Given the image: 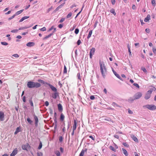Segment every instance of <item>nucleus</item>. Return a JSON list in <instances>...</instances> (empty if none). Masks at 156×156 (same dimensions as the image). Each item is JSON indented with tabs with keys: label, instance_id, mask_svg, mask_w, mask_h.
<instances>
[{
	"label": "nucleus",
	"instance_id": "nucleus-30",
	"mask_svg": "<svg viewBox=\"0 0 156 156\" xmlns=\"http://www.w3.org/2000/svg\"><path fill=\"white\" fill-rule=\"evenodd\" d=\"M27 120L30 124H32V123H33V121L29 118H27Z\"/></svg>",
	"mask_w": 156,
	"mask_h": 156
},
{
	"label": "nucleus",
	"instance_id": "nucleus-11",
	"mask_svg": "<svg viewBox=\"0 0 156 156\" xmlns=\"http://www.w3.org/2000/svg\"><path fill=\"white\" fill-rule=\"evenodd\" d=\"M18 150L17 148H15L10 154V156H15L17 153Z\"/></svg>",
	"mask_w": 156,
	"mask_h": 156
},
{
	"label": "nucleus",
	"instance_id": "nucleus-17",
	"mask_svg": "<svg viewBox=\"0 0 156 156\" xmlns=\"http://www.w3.org/2000/svg\"><path fill=\"white\" fill-rule=\"evenodd\" d=\"M151 19V16L150 15H148L147 17L145 18L144 21L145 22H147Z\"/></svg>",
	"mask_w": 156,
	"mask_h": 156
},
{
	"label": "nucleus",
	"instance_id": "nucleus-61",
	"mask_svg": "<svg viewBox=\"0 0 156 156\" xmlns=\"http://www.w3.org/2000/svg\"><path fill=\"white\" fill-rule=\"evenodd\" d=\"M63 26V24H60L58 25V27L60 28H62Z\"/></svg>",
	"mask_w": 156,
	"mask_h": 156
},
{
	"label": "nucleus",
	"instance_id": "nucleus-35",
	"mask_svg": "<svg viewBox=\"0 0 156 156\" xmlns=\"http://www.w3.org/2000/svg\"><path fill=\"white\" fill-rule=\"evenodd\" d=\"M28 28V27H20L19 29V30H24L25 29H27Z\"/></svg>",
	"mask_w": 156,
	"mask_h": 156
},
{
	"label": "nucleus",
	"instance_id": "nucleus-64",
	"mask_svg": "<svg viewBox=\"0 0 156 156\" xmlns=\"http://www.w3.org/2000/svg\"><path fill=\"white\" fill-rule=\"evenodd\" d=\"M30 6V5H28L26 6L25 7V9L26 10Z\"/></svg>",
	"mask_w": 156,
	"mask_h": 156
},
{
	"label": "nucleus",
	"instance_id": "nucleus-9",
	"mask_svg": "<svg viewBox=\"0 0 156 156\" xmlns=\"http://www.w3.org/2000/svg\"><path fill=\"white\" fill-rule=\"evenodd\" d=\"M4 120V113L1 111H0V120L3 121Z\"/></svg>",
	"mask_w": 156,
	"mask_h": 156
},
{
	"label": "nucleus",
	"instance_id": "nucleus-31",
	"mask_svg": "<svg viewBox=\"0 0 156 156\" xmlns=\"http://www.w3.org/2000/svg\"><path fill=\"white\" fill-rule=\"evenodd\" d=\"M55 154L57 156H60V153L58 151H56L55 152Z\"/></svg>",
	"mask_w": 156,
	"mask_h": 156
},
{
	"label": "nucleus",
	"instance_id": "nucleus-28",
	"mask_svg": "<svg viewBox=\"0 0 156 156\" xmlns=\"http://www.w3.org/2000/svg\"><path fill=\"white\" fill-rule=\"evenodd\" d=\"M23 11V9L21 10L20 11H18L15 14L16 16L20 14Z\"/></svg>",
	"mask_w": 156,
	"mask_h": 156
},
{
	"label": "nucleus",
	"instance_id": "nucleus-43",
	"mask_svg": "<svg viewBox=\"0 0 156 156\" xmlns=\"http://www.w3.org/2000/svg\"><path fill=\"white\" fill-rule=\"evenodd\" d=\"M19 30L14 29L11 30V32L12 33H16L18 32Z\"/></svg>",
	"mask_w": 156,
	"mask_h": 156
},
{
	"label": "nucleus",
	"instance_id": "nucleus-23",
	"mask_svg": "<svg viewBox=\"0 0 156 156\" xmlns=\"http://www.w3.org/2000/svg\"><path fill=\"white\" fill-rule=\"evenodd\" d=\"M58 95V94L57 92L55 93L52 94V97L53 98L55 99L57 98V96Z\"/></svg>",
	"mask_w": 156,
	"mask_h": 156
},
{
	"label": "nucleus",
	"instance_id": "nucleus-63",
	"mask_svg": "<svg viewBox=\"0 0 156 156\" xmlns=\"http://www.w3.org/2000/svg\"><path fill=\"white\" fill-rule=\"evenodd\" d=\"M28 33V31H27V32H26L23 33L22 34V35H25L27 34Z\"/></svg>",
	"mask_w": 156,
	"mask_h": 156
},
{
	"label": "nucleus",
	"instance_id": "nucleus-58",
	"mask_svg": "<svg viewBox=\"0 0 156 156\" xmlns=\"http://www.w3.org/2000/svg\"><path fill=\"white\" fill-rule=\"evenodd\" d=\"M145 31L147 33L150 32V30L148 28H147L145 29Z\"/></svg>",
	"mask_w": 156,
	"mask_h": 156
},
{
	"label": "nucleus",
	"instance_id": "nucleus-32",
	"mask_svg": "<svg viewBox=\"0 0 156 156\" xmlns=\"http://www.w3.org/2000/svg\"><path fill=\"white\" fill-rule=\"evenodd\" d=\"M72 15V13L71 12H69L66 16L67 18H69Z\"/></svg>",
	"mask_w": 156,
	"mask_h": 156
},
{
	"label": "nucleus",
	"instance_id": "nucleus-12",
	"mask_svg": "<svg viewBox=\"0 0 156 156\" xmlns=\"http://www.w3.org/2000/svg\"><path fill=\"white\" fill-rule=\"evenodd\" d=\"M34 119L35 120V126L37 127L38 125V118L35 115H34Z\"/></svg>",
	"mask_w": 156,
	"mask_h": 156
},
{
	"label": "nucleus",
	"instance_id": "nucleus-25",
	"mask_svg": "<svg viewBox=\"0 0 156 156\" xmlns=\"http://www.w3.org/2000/svg\"><path fill=\"white\" fill-rule=\"evenodd\" d=\"M53 35V33H51L50 34H49L48 35L46 36V37H45L44 38V39H47L49 38L50 37H51Z\"/></svg>",
	"mask_w": 156,
	"mask_h": 156
},
{
	"label": "nucleus",
	"instance_id": "nucleus-24",
	"mask_svg": "<svg viewBox=\"0 0 156 156\" xmlns=\"http://www.w3.org/2000/svg\"><path fill=\"white\" fill-rule=\"evenodd\" d=\"M92 33V30H90V31L89 34L87 37V38L89 39L91 36V34Z\"/></svg>",
	"mask_w": 156,
	"mask_h": 156
},
{
	"label": "nucleus",
	"instance_id": "nucleus-22",
	"mask_svg": "<svg viewBox=\"0 0 156 156\" xmlns=\"http://www.w3.org/2000/svg\"><path fill=\"white\" fill-rule=\"evenodd\" d=\"M122 150L124 154L125 155V156H127L128 155V153L127 151L125 149L123 148H122Z\"/></svg>",
	"mask_w": 156,
	"mask_h": 156
},
{
	"label": "nucleus",
	"instance_id": "nucleus-39",
	"mask_svg": "<svg viewBox=\"0 0 156 156\" xmlns=\"http://www.w3.org/2000/svg\"><path fill=\"white\" fill-rule=\"evenodd\" d=\"M61 8L59 6H58L56 9H55L54 11L53 12H56L57 11L59 10V9H60Z\"/></svg>",
	"mask_w": 156,
	"mask_h": 156
},
{
	"label": "nucleus",
	"instance_id": "nucleus-48",
	"mask_svg": "<svg viewBox=\"0 0 156 156\" xmlns=\"http://www.w3.org/2000/svg\"><path fill=\"white\" fill-rule=\"evenodd\" d=\"M129 53V56H132L131 52V51L130 49L129 48V50H128Z\"/></svg>",
	"mask_w": 156,
	"mask_h": 156
},
{
	"label": "nucleus",
	"instance_id": "nucleus-34",
	"mask_svg": "<svg viewBox=\"0 0 156 156\" xmlns=\"http://www.w3.org/2000/svg\"><path fill=\"white\" fill-rule=\"evenodd\" d=\"M67 72V68H66V67L65 66H64V69L63 70V73H66Z\"/></svg>",
	"mask_w": 156,
	"mask_h": 156
},
{
	"label": "nucleus",
	"instance_id": "nucleus-62",
	"mask_svg": "<svg viewBox=\"0 0 156 156\" xmlns=\"http://www.w3.org/2000/svg\"><path fill=\"white\" fill-rule=\"evenodd\" d=\"M23 101L24 102H26V97H25V96H24L23 97Z\"/></svg>",
	"mask_w": 156,
	"mask_h": 156
},
{
	"label": "nucleus",
	"instance_id": "nucleus-14",
	"mask_svg": "<svg viewBox=\"0 0 156 156\" xmlns=\"http://www.w3.org/2000/svg\"><path fill=\"white\" fill-rule=\"evenodd\" d=\"M112 71L115 74V75L120 80H123L121 77L113 69H112Z\"/></svg>",
	"mask_w": 156,
	"mask_h": 156
},
{
	"label": "nucleus",
	"instance_id": "nucleus-54",
	"mask_svg": "<svg viewBox=\"0 0 156 156\" xmlns=\"http://www.w3.org/2000/svg\"><path fill=\"white\" fill-rule=\"evenodd\" d=\"M40 30L41 31H43L46 30V28L45 27H43V28L40 29Z\"/></svg>",
	"mask_w": 156,
	"mask_h": 156
},
{
	"label": "nucleus",
	"instance_id": "nucleus-37",
	"mask_svg": "<svg viewBox=\"0 0 156 156\" xmlns=\"http://www.w3.org/2000/svg\"><path fill=\"white\" fill-rule=\"evenodd\" d=\"M122 144L126 147H129V145L126 143H123Z\"/></svg>",
	"mask_w": 156,
	"mask_h": 156
},
{
	"label": "nucleus",
	"instance_id": "nucleus-44",
	"mask_svg": "<svg viewBox=\"0 0 156 156\" xmlns=\"http://www.w3.org/2000/svg\"><path fill=\"white\" fill-rule=\"evenodd\" d=\"M152 50H153V53L154 54H156V48L154 47H153L152 48Z\"/></svg>",
	"mask_w": 156,
	"mask_h": 156
},
{
	"label": "nucleus",
	"instance_id": "nucleus-10",
	"mask_svg": "<svg viewBox=\"0 0 156 156\" xmlns=\"http://www.w3.org/2000/svg\"><path fill=\"white\" fill-rule=\"evenodd\" d=\"M77 123V120L76 119H74L73 125V130H75L76 128V125Z\"/></svg>",
	"mask_w": 156,
	"mask_h": 156
},
{
	"label": "nucleus",
	"instance_id": "nucleus-49",
	"mask_svg": "<svg viewBox=\"0 0 156 156\" xmlns=\"http://www.w3.org/2000/svg\"><path fill=\"white\" fill-rule=\"evenodd\" d=\"M128 112L129 114H132L133 113V112L132 111H131V110L129 109H128Z\"/></svg>",
	"mask_w": 156,
	"mask_h": 156
},
{
	"label": "nucleus",
	"instance_id": "nucleus-52",
	"mask_svg": "<svg viewBox=\"0 0 156 156\" xmlns=\"http://www.w3.org/2000/svg\"><path fill=\"white\" fill-rule=\"evenodd\" d=\"M81 43V41L80 40H78L77 41V44L78 45H79Z\"/></svg>",
	"mask_w": 156,
	"mask_h": 156
},
{
	"label": "nucleus",
	"instance_id": "nucleus-41",
	"mask_svg": "<svg viewBox=\"0 0 156 156\" xmlns=\"http://www.w3.org/2000/svg\"><path fill=\"white\" fill-rule=\"evenodd\" d=\"M151 3L154 6L155 5V1L154 0H152Z\"/></svg>",
	"mask_w": 156,
	"mask_h": 156
},
{
	"label": "nucleus",
	"instance_id": "nucleus-3",
	"mask_svg": "<svg viewBox=\"0 0 156 156\" xmlns=\"http://www.w3.org/2000/svg\"><path fill=\"white\" fill-rule=\"evenodd\" d=\"M40 83L43 84L45 86H47V85H48L53 91L54 92L57 91V90L56 88L51 84L46 83L44 81L41 80H40Z\"/></svg>",
	"mask_w": 156,
	"mask_h": 156
},
{
	"label": "nucleus",
	"instance_id": "nucleus-33",
	"mask_svg": "<svg viewBox=\"0 0 156 156\" xmlns=\"http://www.w3.org/2000/svg\"><path fill=\"white\" fill-rule=\"evenodd\" d=\"M109 148L112 151H115V149L114 148V147L112 146H110V147H109Z\"/></svg>",
	"mask_w": 156,
	"mask_h": 156
},
{
	"label": "nucleus",
	"instance_id": "nucleus-47",
	"mask_svg": "<svg viewBox=\"0 0 156 156\" xmlns=\"http://www.w3.org/2000/svg\"><path fill=\"white\" fill-rule=\"evenodd\" d=\"M65 20V18H62L59 21V23H62Z\"/></svg>",
	"mask_w": 156,
	"mask_h": 156
},
{
	"label": "nucleus",
	"instance_id": "nucleus-6",
	"mask_svg": "<svg viewBox=\"0 0 156 156\" xmlns=\"http://www.w3.org/2000/svg\"><path fill=\"white\" fill-rule=\"evenodd\" d=\"M142 94L140 92L136 93L134 96L135 99H138L140 98L142 96Z\"/></svg>",
	"mask_w": 156,
	"mask_h": 156
},
{
	"label": "nucleus",
	"instance_id": "nucleus-42",
	"mask_svg": "<svg viewBox=\"0 0 156 156\" xmlns=\"http://www.w3.org/2000/svg\"><path fill=\"white\" fill-rule=\"evenodd\" d=\"M83 7H84V5L83 6L82 8L81 9V11L78 13L77 14L76 16L75 17V18H76L78 16V15L80 14V13H81V12L82 11L83 9Z\"/></svg>",
	"mask_w": 156,
	"mask_h": 156
},
{
	"label": "nucleus",
	"instance_id": "nucleus-19",
	"mask_svg": "<svg viewBox=\"0 0 156 156\" xmlns=\"http://www.w3.org/2000/svg\"><path fill=\"white\" fill-rule=\"evenodd\" d=\"M65 116L62 113H61L60 116V119L61 121H63L64 120Z\"/></svg>",
	"mask_w": 156,
	"mask_h": 156
},
{
	"label": "nucleus",
	"instance_id": "nucleus-59",
	"mask_svg": "<svg viewBox=\"0 0 156 156\" xmlns=\"http://www.w3.org/2000/svg\"><path fill=\"white\" fill-rule=\"evenodd\" d=\"M90 98L91 100H94L95 98V97L94 95H92L90 96Z\"/></svg>",
	"mask_w": 156,
	"mask_h": 156
},
{
	"label": "nucleus",
	"instance_id": "nucleus-60",
	"mask_svg": "<svg viewBox=\"0 0 156 156\" xmlns=\"http://www.w3.org/2000/svg\"><path fill=\"white\" fill-rule=\"evenodd\" d=\"M53 9V7L51 6L50 8H49L48 10V12H49L50 11Z\"/></svg>",
	"mask_w": 156,
	"mask_h": 156
},
{
	"label": "nucleus",
	"instance_id": "nucleus-8",
	"mask_svg": "<svg viewBox=\"0 0 156 156\" xmlns=\"http://www.w3.org/2000/svg\"><path fill=\"white\" fill-rule=\"evenodd\" d=\"M95 48H93L90 50V58H91L92 57V56L94 55L95 51Z\"/></svg>",
	"mask_w": 156,
	"mask_h": 156
},
{
	"label": "nucleus",
	"instance_id": "nucleus-50",
	"mask_svg": "<svg viewBox=\"0 0 156 156\" xmlns=\"http://www.w3.org/2000/svg\"><path fill=\"white\" fill-rule=\"evenodd\" d=\"M133 85H134L136 87H137L138 88H139V86L138 85V84L136 83H134L133 84Z\"/></svg>",
	"mask_w": 156,
	"mask_h": 156
},
{
	"label": "nucleus",
	"instance_id": "nucleus-36",
	"mask_svg": "<svg viewBox=\"0 0 156 156\" xmlns=\"http://www.w3.org/2000/svg\"><path fill=\"white\" fill-rule=\"evenodd\" d=\"M112 105L115 107H120L119 106V105H117L116 103L115 102H113L112 103Z\"/></svg>",
	"mask_w": 156,
	"mask_h": 156
},
{
	"label": "nucleus",
	"instance_id": "nucleus-40",
	"mask_svg": "<svg viewBox=\"0 0 156 156\" xmlns=\"http://www.w3.org/2000/svg\"><path fill=\"white\" fill-rule=\"evenodd\" d=\"M1 44H2L4 45H8V44L7 42H1Z\"/></svg>",
	"mask_w": 156,
	"mask_h": 156
},
{
	"label": "nucleus",
	"instance_id": "nucleus-51",
	"mask_svg": "<svg viewBox=\"0 0 156 156\" xmlns=\"http://www.w3.org/2000/svg\"><path fill=\"white\" fill-rule=\"evenodd\" d=\"M111 3L112 5H114L115 2V0H111Z\"/></svg>",
	"mask_w": 156,
	"mask_h": 156
},
{
	"label": "nucleus",
	"instance_id": "nucleus-26",
	"mask_svg": "<svg viewBox=\"0 0 156 156\" xmlns=\"http://www.w3.org/2000/svg\"><path fill=\"white\" fill-rule=\"evenodd\" d=\"M54 29V31L53 33L55 32L56 31V28H54L53 26H52L48 30V31H50Z\"/></svg>",
	"mask_w": 156,
	"mask_h": 156
},
{
	"label": "nucleus",
	"instance_id": "nucleus-18",
	"mask_svg": "<svg viewBox=\"0 0 156 156\" xmlns=\"http://www.w3.org/2000/svg\"><path fill=\"white\" fill-rule=\"evenodd\" d=\"M29 17V16H25L23 17L19 21V23L27 19Z\"/></svg>",
	"mask_w": 156,
	"mask_h": 156
},
{
	"label": "nucleus",
	"instance_id": "nucleus-55",
	"mask_svg": "<svg viewBox=\"0 0 156 156\" xmlns=\"http://www.w3.org/2000/svg\"><path fill=\"white\" fill-rule=\"evenodd\" d=\"M12 56L15 57H16V58H18L19 57V55L18 54H14L12 55Z\"/></svg>",
	"mask_w": 156,
	"mask_h": 156
},
{
	"label": "nucleus",
	"instance_id": "nucleus-5",
	"mask_svg": "<svg viewBox=\"0 0 156 156\" xmlns=\"http://www.w3.org/2000/svg\"><path fill=\"white\" fill-rule=\"evenodd\" d=\"M153 90H148L147 93L146 94L144 98L145 99L147 100L149 98L151 97V94Z\"/></svg>",
	"mask_w": 156,
	"mask_h": 156
},
{
	"label": "nucleus",
	"instance_id": "nucleus-38",
	"mask_svg": "<svg viewBox=\"0 0 156 156\" xmlns=\"http://www.w3.org/2000/svg\"><path fill=\"white\" fill-rule=\"evenodd\" d=\"M79 32V29L78 28H76L74 32L76 34H77Z\"/></svg>",
	"mask_w": 156,
	"mask_h": 156
},
{
	"label": "nucleus",
	"instance_id": "nucleus-13",
	"mask_svg": "<svg viewBox=\"0 0 156 156\" xmlns=\"http://www.w3.org/2000/svg\"><path fill=\"white\" fill-rule=\"evenodd\" d=\"M35 43L34 42H29L26 44V46L28 47H32L34 46Z\"/></svg>",
	"mask_w": 156,
	"mask_h": 156
},
{
	"label": "nucleus",
	"instance_id": "nucleus-7",
	"mask_svg": "<svg viewBox=\"0 0 156 156\" xmlns=\"http://www.w3.org/2000/svg\"><path fill=\"white\" fill-rule=\"evenodd\" d=\"M22 147L23 150L28 151L30 149V146L27 143L25 145L22 146Z\"/></svg>",
	"mask_w": 156,
	"mask_h": 156
},
{
	"label": "nucleus",
	"instance_id": "nucleus-1",
	"mask_svg": "<svg viewBox=\"0 0 156 156\" xmlns=\"http://www.w3.org/2000/svg\"><path fill=\"white\" fill-rule=\"evenodd\" d=\"M103 63V62H102L101 60L99 61L101 72L103 77L105 78L107 73V69Z\"/></svg>",
	"mask_w": 156,
	"mask_h": 156
},
{
	"label": "nucleus",
	"instance_id": "nucleus-29",
	"mask_svg": "<svg viewBox=\"0 0 156 156\" xmlns=\"http://www.w3.org/2000/svg\"><path fill=\"white\" fill-rule=\"evenodd\" d=\"M110 12L111 13H113L114 15H116V13L115 12V10L114 9H111Z\"/></svg>",
	"mask_w": 156,
	"mask_h": 156
},
{
	"label": "nucleus",
	"instance_id": "nucleus-56",
	"mask_svg": "<svg viewBox=\"0 0 156 156\" xmlns=\"http://www.w3.org/2000/svg\"><path fill=\"white\" fill-rule=\"evenodd\" d=\"M49 102L48 101H46L45 103V105L46 106H48L49 105Z\"/></svg>",
	"mask_w": 156,
	"mask_h": 156
},
{
	"label": "nucleus",
	"instance_id": "nucleus-15",
	"mask_svg": "<svg viewBox=\"0 0 156 156\" xmlns=\"http://www.w3.org/2000/svg\"><path fill=\"white\" fill-rule=\"evenodd\" d=\"M87 149H82L79 154V156H83L85 152H87Z\"/></svg>",
	"mask_w": 156,
	"mask_h": 156
},
{
	"label": "nucleus",
	"instance_id": "nucleus-53",
	"mask_svg": "<svg viewBox=\"0 0 156 156\" xmlns=\"http://www.w3.org/2000/svg\"><path fill=\"white\" fill-rule=\"evenodd\" d=\"M77 77L80 80L81 78L80 76V73H78L77 74Z\"/></svg>",
	"mask_w": 156,
	"mask_h": 156
},
{
	"label": "nucleus",
	"instance_id": "nucleus-27",
	"mask_svg": "<svg viewBox=\"0 0 156 156\" xmlns=\"http://www.w3.org/2000/svg\"><path fill=\"white\" fill-rule=\"evenodd\" d=\"M132 137L134 141L136 142H138V140L136 136H133Z\"/></svg>",
	"mask_w": 156,
	"mask_h": 156
},
{
	"label": "nucleus",
	"instance_id": "nucleus-21",
	"mask_svg": "<svg viewBox=\"0 0 156 156\" xmlns=\"http://www.w3.org/2000/svg\"><path fill=\"white\" fill-rule=\"evenodd\" d=\"M20 131V128L19 127H18L16 128V131L14 133L15 134H17Z\"/></svg>",
	"mask_w": 156,
	"mask_h": 156
},
{
	"label": "nucleus",
	"instance_id": "nucleus-16",
	"mask_svg": "<svg viewBox=\"0 0 156 156\" xmlns=\"http://www.w3.org/2000/svg\"><path fill=\"white\" fill-rule=\"evenodd\" d=\"M58 110L60 112H62L63 110V108L62 105L60 104L58 105Z\"/></svg>",
	"mask_w": 156,
	"mask_h": 156
},
{
	"label": "nucleus",
	"instance_id": "nucleus-46",
	"mask_svg": "<svg viewBox=\"0 0 156 156\" xmlns=\"http://www.w3.org/2000/svg\"><path fill=\"white\" fill-rule=\"evenodd\" d=\"M63 138L62 136H60L59 137V140L60 142H62L63 140Z\"/></svg>",
	"mask_w": 156,
	"mask_h": 156
},
{
	"label": "nucleus",
	"instance_id": "nucleus-4",
	"mask_svg": "<svg viewBox=\"0 0 156 156\" xmlns=\"http://www.w3.org/2000/svg\"><path fill=\"white\" fill-rule=\"evenodd\" d=\"M144 107L151 110H154L156 109V106L153 105H147L144 106Z\"/></svg>",
	"mask_w": 156,
	"mask_h": 156
},
{
	"label": "nucleus",
	"instance_id": "nucleus-45",
	"mask_svg": "<svg viewBox=\"0 0 156 156\" xmlns=\"http://www.w3.org/2000/svg\"><path fill=\"white\" fill-rule=\"evenodd\" d=\"M15 16H16V15H15V14H14L11 17L9 18H8V20H12V19L13 18H14Z\"/></svg>",
	"mask_w": 156,
	"mask_h": 156
},
{
	"label": "nucleus",
	"instance_id": "nucleus-2",
	"mask_svg": "<svg viewBox=\"0 0 156 156\" xmlns=\"http://www.w3.org/2000/svg\"><path fill=\"white\" fill-rule=\"evenodd\" d=\"M27 85V87L30 88L39 87V83L33 81L28 82Z\"/></svg>",
	"mask_w": 156,
	"mask_h": 156
},
{
	"label": "nucleus",
	"instance_id": "nucleus-57",
	"mask_svg": "<svg viewBox=\"0 0 156 156\" xmlns=\"http://www.w3.org/2000/svg\"><path fill=\"white\" fill-rule=\"evenodd\" d=\"M142 70L143 71V72L144 73H146L147 72V71L146 69L145 68H142Z\"/></svg>",
	"mask_w": 156,
	"mask_h": 156
},
{
	"label": "nucleus",
	"instance_id": "nucleus-20",
	"mask_svg": "<svg viewBox=\"0 0 156 156\" xmlns=\"http://www.w3.org/2000/svg\"><path fill=\"white\" fill-rule=\"evenodd\" d=\"M135 100V98H133L132 97L130 98L128 100V101L130 103H132L133 101Z\"/></svg>",
	"mask_w": 156,
	"mask_h": 156
}]
</instances>
